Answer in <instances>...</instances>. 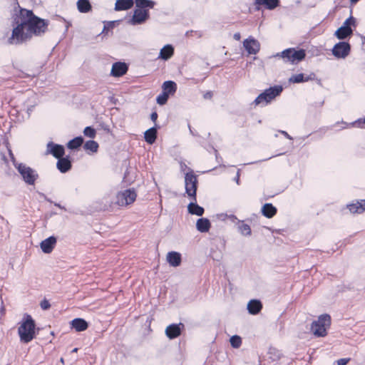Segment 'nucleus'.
<instances>
[{"label":"nucleus","instance_id":"nucleus-1","mask_svg":"<svg viewBox=\"0 0 365 365\" xmlns=\"http://www.w3.org/2000/svg\"><path fill=\"white\" fill-rule=\"evenodd\" d=\"M16 26L14 28L11 38L16 43L30 39L33 35L46 32L48 21L34 15L31 11L21 9L15 18Z\"/></svg>","mask_w":365,"mask_h":365},{"label":"nucleus","instance_id":"nucleus-2","mask_svg":"<svg viewBox=\"0 0 365 365\" xmlns=\"http://www.w3.org/2000/svg\"><path fill=\"white\" fill-rule=\"evenodd\" d=\"M36 324L31 316L25 314L18 329L21 341L29 343L35 337Z\"/></svg>","mask_w":365,"mask_h":365},{"label":"nucleus","instance_id":"nucleus-3","mask_svg":"<svg viewBox=\"0 0 365 365\" xmlns=\"http://www.w3.org/2000/svg\"><path fill=\"white\" fill-rule=\"evenodd\" d=\"M8 150L15 168L21 174L25 182L29 185H34L35 181L38 178V174H36L32 168L26 166L25 164L16 163L14 154L12 153L11 150L9 148H8Z\"/></svg>","mask_w":365,"mask_h":365},{"label":"nucleus","instance_id":"nucleus-4","mask_svg":"<svg viewBox=\"0 0 365 365\" xmlns=\"http://www.w3.org/2000/svg\"><path fill=\"white\" fill-rule=\"evenodd\" d=\"M305 56L306 53L303 49L296 50L294 48H287L281 53H277L275 56L281 57L286 63L296 64L303 60Z\"/></svg>","mask_w":365,"mask_h":365},{"label":"nucleus","instance_id":"nucleus-5","mask_svg":"<svg viewBox=\"0 0 365 365\" xmlns=\"http://www.w3.org/2000/svg\"><path fill=\"white\" fill-rule=\"evenodd\" d=\"M282 91V87L281 86H275L266 89L263 93L259 94L253 103L255 106L260 104L267 105L279 96Z\"/></svg>","mask_w":365,"mask_h":365},{"label":"nucleus","instance_id":"nucleus-6","mask_svg":"<svg viewBox=\"0 0 365 365\" xmlns=\"http://www.w3.org/2000/svg\"><path fill=\"white\" fill-rule=\"evenodd\" d=\"M331 323V317L329 314H322L318 320L312 322L311 330L315 336H324L327 334V329Z\"/></svg>","mask_w":365,"mask_h":365},{"label":"nucleus","instance_id":"nucleus-7","mask_svg":"<svg viewBox=\"0 0 365 365\" xmlns=\"http://www.w3.org/2000/svg\"><path fill=\"white\" fill-rule=\"evenodd\" d=\"M185 192L187 195L196 201V191L197 187V176L192 173H187L185 176Z\"/></svg>","mask_w":365,"mask_h":365},{"label":"nucleus","instance_id":"nucleus-8","mask_svg":"<svg viewBox=\"0 0 365 365\" xmlns=\"http://www.w3.org/2000/svg\"><path fill=\"white\" fill-rule=\"evenodd\" d=\"M136 197L134 189H127L117 194L115 203L119 206H126L133 203Z\"/></svg>","mask_w":365,"mask_h":365},{"label":"nucleus","instance_id":"nucleus-9","mask_svg":"<svg viewBox=\"0 0 365 365\" xmlns=\"http://www.w3.org/2000/svg\"><path fill=\"white\" fill-rule=\"evenodd\" d=\"M356 26V19L353 16L348 18L334 33L335 36L340 40L344 39L352 34L351 26Z\"/></svg>","mask_w":365,"mask_h":365},{"label":"nucleus","instance_id":"nucleus-10","mask_svg":"<svg viewBox=\"0 0 365 365\" xmlns=\"http://www.w3.org/2000/svg\"><path fill=\"white\" fill-rule=\"evenodd\" d=\"M350 45L346 42H339L332 48V54L337 58H345L350 52Z\"/></svg>","mask_w":365,"mask_h":365},{"label":"nucleus","instance_id":"nucleus-11","mask_svg":"<svg viewBox=\"0 0 365 365\" xmlns=\"http://www.w3.org/2000/svg\"><path fill=\"white\" fill-rule=\"evenodd\" d=\"M149 19V12L148 9H135L133 16L130 20L132 25L142 24Z\"/></svg>","mask_w":365,"mask_h":365},{"label":"nucleus","instance_id":"nucleus-12","mask_svg":"<svg viewBox=\"0 0 365 365\" xmlns=\"http://www.w3.org/2000/svg\"><path fill=\"white\" fill-rule=\"evenodd\" d=\"M243 46L249 54H256L260 49L259 42L252 36L244 40Z\"/></svg>","mask_w":365,"mask_h":365},{"label":"nucleus","instance_id":"nucleus-13","mask_svg":"<svg viewBox=\"0 0 365 365\" xmlns=\"http://www.w3.org/2000/svg\"><path fill=\"white\" fill-rule=\"evenodd\" d=\"M47 153L51 154L56 158H59L64 155V148L63 145L49 142L47 144Z\"/></svg>","mask_w":365,"mask_h":365},{"label":"nucleus","instance_id":"nucleus-14","mask_svg":"<svg viewBox=\"0 0 365 365\" xmlns=\"http://www.w3.org/2000/svg\"><path fill=\"white\" fill-rule=\"evenodd\" d=\"M279 0H255V5L257 9L264 7L268 10H274L279 5Z\"/></svg>","mask_w":365,"mask_h":365},{"label":"nucleus","instance_id":"nucleus-15","mask_svg":"<svg viewBox=\"0 0 365 365\" xmlns=\"http://www.w3.org/2000/svg\"><path fill=\"white\" fill-rule=\"evenodd\" d=\"M56 244V238L53 236H51L43 240L40 244V247L43 252L49 254L53 251Z\"/></svg>","mask_w":365,"mask_h":365},{"label":"nucleus","instance_id":"nucleus-16","mask_svg":"<svg viewBox=\"0 0 365 365\" xmlns=\"http://www.w3.org/2000/svg\"><path fill=\"white\" fill-rule=\"evenodd\" d=\"M181 327H184L181 323L178 324H173L169 325L165 329L166 336L170 339L178 337L181 334Z\"/></svg>","mask_w":365,"mask_h":365},{"label":"nucleus","instance_id":"nucleus-17","mask_svg":"<svg viewBox=\"0 0 365 365\" xmlns=\"http://www.w3.org/2000/svg\"><path fill=\"white\" fill-rule=\"evenodd\" d=\"M128 70V66L125 63H115L111 69V75L115 77L122 76Z\"/></svg>","mask_w":365,"mask_h":365},{"label":"nucleus","instance_id":"nucleus-18","mask_svg":"<svg viewBox=\"0 0 365 365\" xmlns=\"http://www.w3.org/2000/svg\"><path fill=\"white\" fill-rule=\"evenodd\" d=\"M174 54V47L171 44L164 46L160 51L158 58L168 61Z\"/></svg>","mask_w":365,"mask_h":365},{"label":"nucleus","instance_id":"nucleus-19","mask_svg":"<svg viewBox=\"0 0 365 365\" xmlns=\"http://www.w3.org/2000/svg\"><path fill=\"white\" fill-rule=\"evenodd\" d=\"M166 259L170 265L173 267H178L181 263V255L175 251L169 252Z\"/></svg>","mask_w":365,"mask_h":365},{"label":"nucleus","instance_id":"nucleus-20","mask_svg":"<svg viewBox=\"0 0 365 365\" xmlns=\"http://www.w3.org/2000/svg\"><path fill=\"white\" fill-rule=\"evenodd\" d=\"M71 325L76 331H83L87 329L88 324L87 322L81 318H76L71 322Z\"/></svg>","mask_w":365,"mask_h":365},{"label":"nucleus","instance_id":"nucleus-21","mask_svg":"<svg viewBox=\"0 0 365 365\" xmlns=\"http://www.w3.org/2000/svg\"><path fill=\"white\" fill-rule=\"evenodd\" d=\"M58 162L56 164L57 168L60 170L61 173H66L71 168V163L68 157L66 158H58Z\"/></svg>","mask_w":365,"mask_h":365},{"label":"nucleus","instance_id":"nucleus-22","mask_svg":"<svg viewBox=\"0 0 365 365\" xmlns=\"http://www.w3.org/2000/svg\"><path fill=\"white\" fill-rule=\"evenodd\" d=\"M262 308V304L259 300L252 299L247 304L248 312L251 314H258Z\"/></svg>","mask_w":365,"mask_h":365},{"label":"nucleus","instance_id":"nucleus-23","mask_svg":"<svg viewBox=\"0 0 365 365\" xmlns=\"http://www.w3.org/2000/svg\"><path fill=\"white\" fill-rule=\"evenodd\" d=\"M347 207L351 213H361L365 211V200L349 204Z\"/></svg>","mask_w":365,"mask_h":365},{"label":"nucleus","instance_id":"nucleus-24","mask_svg":"<svg viewBox=\"0 0 365 365\" xmlns=\"http://www.w3.org/2000/svg\"><path fill=\"white\" fill-rule=\"evenodd\" d=\"M211 224L207 218H200L197 220L196 227L197 230L200 232H207L210 228Z\"/></svg>","mask_w":365,"mask_h":365},{"label":"nucleus","instance_id":"nucleus-25","mask_svg":"<svg viewBox=\"0 0 365 365\" xmlns=\"http://www.w3.org/2000/svg\"><path fill=\"white\" fill-rule=\"evenodd\" d=\"M133 0H117L115 4V11H123L130 9L133 6Z\"/></svg>","mask_w":365,"mask_h":365},{"label":"nucleus","instance_id":"nucleus-26","mask_svg":"<svg viewBox=\"0 0 365 365\" xmlns=\"http://www.w3.org/2000/svg\"><path fill=\"white\" fill-rule=\"evenodd\" d=\"M262 212L267 218H272L277 213V208L271 203H266L262 208Z\"/></svg>","mask_w":365,"mask_h":365},{"label":"nucleus","instance_id":"nucleus-27","mask_svg":"<svg viewBox=\"0 0 365 365\" xmlns=\"http://www.w3.org/2000/svg\"><path fill=\"white\" fill-rule=\"evenodd\" d=\"M162 88L163 93L169 96L170 94H173L176 91L177 85L173 81H168L163 83Z\"/></svg>","mask_w":365,"mask_h":365},{"label":"nucleus","instance_id":"nucleus-28","mask_svg":"<svg viewBox=\"0 0 365 365\" xmlns=\"http://www.w3.org/2000/svg\"><path fill=\"white\" fill-rule=\"evenodd\" d=\"M195 202H192L188 205V212L192 215L202 216L204 214V208L198 205Z\"/></svg>","mask_w":365,"mask_h":365},{"label":"nucleus","instance_id":"nucleus-29","mask_svg":"<svg viewBox=\"0 0 365 365\" xmlns=\"http://www.w3.org/2000/svg\"><path fill=\"white\" fill-rule=\"evenodd\" d=\"M137 9H153L155 2L152 0H135Z\"/></svg>","mask_w":365,"mask_h":365},{"label":"nucleus","instance_id":"nucleus-30","mask_svg":"<svg viewBox=\"0 0 365 365\" xmlns=\"http://www.w3.org/2000/svg\"><path fill=\"white\" fill-rule=\"evenodd\" d=\"M77 7L80 12L86 13L91 9V6L88 0H78Z\"/></svg>","mask_w":365,"mask_h":365},{"label":"nucleus","instance_id":"nucleus-31","mask_svg":"<svg viewBox=\"0 0 365 365\" xmlns=\"http://www.w3.org/2000/svg\"><path fill=\"white\" fill-rule=\"evenodd\" d=\"M83 148L87 151L96 153L98 151V144L94 140H88L84 144Z\"/></svg>","mask_w":365,"mask_h":365},{"label":"nucleus","instance_id":"nucleus-32","mask_svg":"<svg viewBox=\"0 0 365 365\" xmlns=\"http://www.w3.org/2000/svg\"><path fill=\"white\" fill-rule=\"evenodd\" d=\"M239 225H238V230L239 232L242 235H245V236H249L251 235V228L250 227V225L244 223L243 222H240L239 221Z\"/></svg>","mask_w":365,"mask_h":365},{"label":"nucleus","instance_id":"nucleus-33","mask_svg":"<svg viewBox=\"0 0 365 365\" xmlns=\"http://www.w3.org/2000/svg\"><path fill=\"white\" fill-rule=\"evenodd\" d=\"M84 138H72L68 144L67 147L71 150L79 148L83 143Z\"/></svg>","mask_w":365,"mask_h":365},{"label":"nucleus","instance_id":"nucleus-34","mask_svg":"<svg viewBox=\"0 0 365 365\" xmlns=\"http://www.w3.org/2000/svg\"><path fill=\"white\" fill-rule=\"evenodd\" d=\"M308 80H309V78H304V74L299 73V74H297V75H293L289 78V82H292V83H301V82H304V81H307Z\"/></svg>","mask_w":365,"mask_h":365},{"label":"nucleus","instance_id":"nucleus-35","mask_svg":"<svg viewBox=\"0 0 365 365\" xmlns=\"http://www.w3.org/2000/svg\"><path fill=\"white\" fill-rule=\"evenodd\" d=\"M230 341L231 346L235 349L239 348L242 344V339L237 335L232 336L230 338Z\"/></svg>","mask_w":365,"mask_h":365},{"label":"nucleus","instance_id":"nucleus-36","mask_svg":"<svg viewBox=\"0 0 365 365\" xmlns=\"http://www.w3.org/2000/svg\"><path fill=\"white\" fill-rule=\"evenodd\" d=\"M168 99V96L165 94L164 93H163L157 97L156 101L159 105L163 106L167 103Z\"/></svg>","mask_w":365,"mask_h":365},{"label":"nucleus","instance_id":"nucleus-37","mask_svg":"<svg viewBox=\"0 0 365 365\" xmlns=\"http://www.w3.org/2000/svg\"><path fill=\"white\" fill-rule=\"evenodd\" d=\"M156 135L157 129L155 128H151L144 133V137H156Z\"/></svg>","mask_w":365,"mask_h":365},{"label":"nucleus","instance_id":"nucleus-38","mask_svg":"<svg viewBox=\"0 0 365 365\" xmlns=\"http://www.w3.org/2000/svg\"><path fill=\"white\" fill-rule=\"evenodd\" d=\"M83 133L88 137H93L96 134L95 130L91 127H86L83 130Z\"/></svg>","mask_w":365,"mask_h":365},{"label":"nucleus","instance_id":"nucleus-39","mask_svg":"<svg viewBox=\"0 0 365 365\" xmlns=\"http://www.w3.org/2000/svg\"><path fill=\"white\" fill-rule=\"evenodd\" d=\"M354 125L359 128H364L365 125V118L359 119L354 123Z\"/></svg>","mask_w":365,"mask_h":365},{"label":"nucleus","instance_id":"nucleus-40","mask_svg":"<svg viewBox=\"0 0 365 365\" xmlns=\"http://www.w3.org/2000/svg\"><path fill=\"white\" fill-rule=\"evenodd\" d=\"M51 307V304L50 303L48 302V301L44 299L41 302V307L42 309L43 310H46L48 309L49 307Z\"/></svg>","mask_w":365,"mask_h":365},{"label":"nucleus","instance_id":"nucleus-41","mask_svg":"<svg viewBox=\"0 0 365 365\" xmlns=\"http://www.w3.org/2000/svg\"><path fill=\"white\" fill-rule=\"evenodd\" d=\"M348 358H342L336 361L337 365H346L349 361Z\"/></svg>","mask_w":365,"mask_h":365},{"label":"nucleus","instance_id":"nucleus-42","mask_svg":"<svg viewBox=\"0 0 365 365\" xmlns=\"http://www.w3.org/2000/svg\"><path fill=\"white\" fill-rule=\"evenodd\" d=\"M149 145H152L155 142L156 138H144Z\"/></svg>","mask_w":365,"mask_h":365},{"label":"nucleus","instance_id":"nucleus-43","mask_svg":"<svg viewBox=\"0 0 365 365\" xmlns=\"http://www.w3.org/2000/svg\"><path fill=\"white\" fill-rule=\"evenodd\" d=\"M233 38L237 40V41H239L241 38V35L240 33H235L233 36Z\"/></svg>","mask_w":365,"mask_h":365},{"label":"nucleus","instance_id":"nucleus-44","mask_svg":"<svg viewBox=\"0 0 365 365\" xmlns=\"http://www.w3.org/2000/svg\"><path fill=\"white\" fill-rule=\"evenodd\" d=\"M158 118V114L156 113H153L151 114V119L152 120L155 121Z\"/></svg>","mask_w":365,"mask_h":365},{"label":"nucleus","instance_id":"nucleus-45","mask_svg":"<svg viewBox=\"0 0 365 365\" xmlns=\"http://www.w3.org/2000/svg\"><path fill=\"white\" fill-rule=\"evenodd\" d=\"M112 206V202H110L109 201V204L108 205H105L104 207H103V209L104 210H108Z\"/></svg>","mask_w":365,"mask_h":365},{"label":"nucleus","instance_id":"nucleus-46","mask_svg":"<svg viewBox=\"0 0 365 365\" xmlns=\"http://www.w3.org/2000/svg\"><path fill=\"white\" fill-rule=\"evenodd\" d=\"M228 217H229L232 221H233V222H234L235 220H237V217H236V216H235V215H230Z\"/></svg>","mask_w":365,"mask_h":365},{"label":"nucleus","instance_id":"nucleus-47","mask_svg":"<svg viewBox=\"0 0 365 365\" xmlns=\"http://www.w3.org/2000/svg\"><path fill=\"white\" fill-rule=\"evenodd\" d=\"M237 184H239L240 177H239V172H237V177L235 179Z\"/></svg>","mask_w":365,"mask_h":365},{"label":"nucleus","instance_id":"nucleus-48","mask_svg":"<svg viewBox=\"0 0 365 365\" xmlns=\"http://www.w3.org/2000/svg\"><path fill=\"white\" fill-rule=\"evenodd\" d=\"M279 133L282 135H287V133L284 131H279Z\"/></svg>","mask_w":365,"mask_h":365},{"label":"nucleus","instance_id":"nucleus-49","mask_svg":"<svg viewBox=\"0 0 365 365\" xmlns=\"http://www.w3.org/2000/svg\"><path fill=\"white\" fill-rule=\"evenodd\" d=\"M351 1V3L353 4H355L359 0H350Z\"/></svg>","mask_w":365,"mask_h":365},{"label":"nucleus","instance_id":"nucleus-50","mask_svg":"<svg viewBox=\"0 0 365 365\" xmlns=\"http://www.w3.org/2000/svg\"><path fill=\"white\" fill-rule=\"evenodd\" d=\"M55 205H56V206H57V207H60V208H61V209H63V207H62L59 204H55Z\"/></svg>","mask_w":365,"mask_h":365},{"label":"nucleus","instance_id":"nucleus-51","mask_svg":"<svg viewBox=\"0 0 365 365\" xmlns=\"http://www.w3.org/2000/svg\"><path fill=\"white\" fill-rule=\"evenodd\" d=\"M78 351V349L77 348H75L72 350V352H76Z\"/></svg>","mask_w":365,"mask_h":365},{"label":"nucleus","instance_id":"nucleus-52","mask_svg":"<svg viewBox=\"0 0 365 365\" xmlns=\"http://www.w3.org/2000/svg\"><path fill=\"white\" fill-rule=\"evenodd\" d=\"M109 198V196H108L107 197H104L103 200H105L106 202H108L107 200Z\"/></svg>","mask_w":365,"mask_h":365},{"label":"nucleus","instance_id":"nucleus-53","mask_svg":"<svg viewBox=\"0 0 365 365\" xmlns=\"http://www.w3.org/2000/svg\"><path fill=\"white\" fill-rule=\"evenodd\" d=\"M61 362H63V359L62 358L61 359Z\"/></svg>","mask_w":365,"mask_h":365}]
</instances>
